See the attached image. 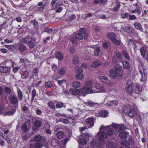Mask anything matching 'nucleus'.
<instances>
[{
  "label": "nucleus",
  "mask_w": 148,
  "mask_h": 148,
  "mask_svg": "<svg viewBox=\"0 0 148 148\" xmlns=\"http://www.w3.org/2000/svg\"><path fill=\"white\" fill-rule=\"evenodd\" d=\"M46 7V4H44L42 6L37 7H36V10L37 11L41 12Z\"/></svg>",
  "instance_id": "37998d69"
},
{
  "label": "nucleus",
  "mask_w": 148,
  "mask_h": 148,
  "mask_svg": "<svg viewBox=\"0 0 148 148\" xmlns=\"http://www.w3.org/2000/svg\"><path fill=\"white\" fill-rule=\"evenodd\" d=\"M99 78L101 81L105 83L106 84H109L110 83L109 80L106 77L100 76L99 77Z\"/></svg>",
  "instance_id": "a211bd4d"
},
{
  "label": "nucleus",
  "mask_w": 148,
  "mask_h": 148,
  "mask_svg": "<svg viewBox=\"0 0 148 148\" xmlns=\"http://www.w3.org/2000/svg\"><path fill=\"white\" fill-rule=\"evenodd\" d=\"M57 0H52L51 3V9L54 10L56 9V7L54 6V4Z\"/></svg>",
  "instance_id": "09e8293b"
},
{
  "label": "nucleus",
  "mask_w": 148,
  "mask_h": 148,
  "mask_svg": "<svg viewBox=\"0 0 148 148\" xmlns=\"http://www.w3.org/2000/svg\"><path fill=\"white\" fill-rule=\"evenodd\" d=\"M72 93L74 95H79V89H74L72 90Z\"/></svg>",
  "instance_id": "864d4df0"
},
{
  "label": "nucleus",
  "mask_w": 148,
  "mask_h": 148,
  "mask_svg": "<svg viewBox=\"0 0 148 148\" xmlns=\"http://www.w3.org/2000/svg\"><path fill=\"white\" fill-rule=\"evenodd\" d=\"M94 49V47H87L86 50L90 54L93 55Z\"/></svg>",
  "instance_id": "ea45409f"
},
{
  "label": "nucleus",
  "mask_w": 148,
  "mask_h": 148,
  "mask_svg": "<svg viewBox=\"0 0 148 148\" xmlns=\"http://www.w3.org/2000/svg\"><path fill=\"white\" fill-rule=\"evenodd\" d=\"M101 62L98 60H95L91 64V66L93 68H96L100 66L101 64Z\"/></svg>",
  "instance_id": "dca6fc26"
},
{
  "label": "nucleus",
  "mask_w": 148,
  "mask_h": 148,
  "mask_svg": "<svg viewBox=\"0 0 148 148\" xmlns=\"http://www.w3.org/2000/svg\"><path fill=\"white\" fill-rule=\"evenodd\" d=\"M58 121H62L65 124H67L69 122L68 120L66 119H59L58 120Z\"/></svg>",
  "instance_id": "680f3d73"
},
{
  "label": "nucleus",
  "mask_w": 148,
  "mask_h": 148,
  "mask_svg": "<svg viewBox=\"0 0 148 148\" xmlns=\"http://www.w3.org/2000/svg\"><path fill=\"white\" fill-rule=\"evenodd\" d=\"M36 91L35 89H33L32 92V98L31 101V103H32L33 102L34 97L36 95Z\"/></svg>",
  "instance_id": "cd10ccee"
},
{
  "label": "nucleus",
  "mask_w": 148,
  "mask_h": 148,
  "mask_svg": "<svg viewBox=\"0 0 148 148\" xmlns=\"http://www.w3.org/2000/svg\"><path fill=\"white\" fill-rule=\"evenodd\" d=\"M57 138L59 139H61L64 136L63 132L61 131H58L56 134Z\"/></svg>",
  "instance_id": "393cba45"
},
{
  "label": "nucleus",
  "mask_w": 148,
  "mask_h": 148,
  "mask_svg": "<svg viewBox=\"0 0 148 148\" xmlns=\"http://www.w3.org/2000/svg\"><path fill=\"white\" fill-rule=\"evenodd\" d=\"M97 136L99 138V140L101 141V143H99V145L97 144V146L98 148H101L103 143V139L107 137V134L105 132H98Z\"/></svg>",
  "instance_id": "39448f33"
},
{
  "label": "nucleus",
  "mask_w": 148,
  "mask_h": 148,
  "mask_svg": "<svg viewBox=\"0 0 148 148\" xmlns=\"http://www.w3.org/2000/svg\"><path fill=\"white\" fill-rule=\"evenodd\" d=\"M141 11L138 9L136 8L135 10H132L131 12L132 13H134L137 12L138 15H140L141 13Z\"/></svg>",
  "instance_id": "6e6d98bb"
},
{
  "label": "nucleus",
  "mask_w": 148,
  "mask_h": 148,
  "mask_svg": "<svg viewBox=\"0 0 148 148\" xmlns=\"http://www.w3.org/2000/svg\"><path fill=\"white\" fill-rule=\"evenodd\" d=\"M123 66L124 68L127 69H130V65L129 62L126 61H123L122 62Z\"/></svg>",
  "instance_id": "bb28decb"
},
{
  "label": "nucleus",
  "mask_w": 148,
  "mask_h": 148,
  "mask_svg": "<svg viewBox=\"0 0 148 148\" xmlns=\"http://www.w3.org/2000/svg\"><path fill=\"white\" fill-rule=\"evenodd\" d=\"M114 129L110 128V129L108 130L107 132V136H112L113 133V131Z\"/></svg>",
  "instance_id": "8fccbe9b"
},
{
  "label": "nucleus",
  "mask_w": 148,
  "mask_h": 148,
  "mask_svg": "<svg viewBox=\"0 0 148 148\" xmlns=\"http://www.w3.org/2000/svg\"><path fill=\"white\" fill-rule=\"evenodd\" d=\"M58 144V141L56 138H52L51 141V144L53 147H56Z\"/></svg>",
  "instance_id": "2f4dec72"
},
{
  "label": "nucleus",
  "mask_w": 148,
  "mask_h": 148,
  "mask_svg": "<svg viewBox=\"0 0 148 148\" xmlns=\"http://www.w3.org/2000/svg\"><path fill=\"white\" fill-rule=\"evenodd\" d=\"M75 38L79 40H82L83 38V36L80 34H77L75 36Z\"/></svg>",
  "instance_id": "603ef678"
},
{
  "label": "nucleus",
  "mask_w": 148,
  "mask_h": 148,
  "mask_svg": "<svg viewBox=\"0 0 148 148\" xmlns=\"http://www.w3.org/2000/svg\"><path fill=\"white\" fill-rule=\"evenodd\" d=\"M86 125L88 128L92 127L94 125V120L92 118H89L86 121Z\"/></svg>",
  "instance_id": "9d476101"
},
{
  "label": "nucleus",
  "mask_w": 148,
  "mask_h": 148,
  "mask_svg": "<svg viewBox=\"0 0 148 148\" xmlns=\"http://www.w3.org/2000/svg\"><path fill=\"white\" fill-rule=\"evenodd\" d=\"M22 129L23 130L25 131L27 130V126L26 123H25L23 124L22 126Z\"/></svg>",
  "instance_id": "bf43d9fd"
},
{
  "label": "nucleus",
  "mask_w": 148,
  "mask_h": 148,
  "mask_svg": "<svg viewBox=\"0 0 148 148\" xmlns=\"http://www.w3.org/2000/svg\"><path fill=\"white\" fill-rule=\"evenodd\" d=\"M63 3L62 1H58L56 3V4L54 5L56 7V8L59 6H60L62 5Z\"/></svg>",
  "instance_id": "338daca9"
},
{
  "label": "nucleus",
  "mask_w": 148,
  "mask_h": 148,
  "mask_svg": "<svg viewBox=\"0 0 148 148\" xmlns=\"http://www.w3.org/2000/svg\"><path fill=\"white\" fill-rule=\"evenodd\" d=\"M17 95L19 100H22L23 99V94L21 90L19 89L17 91Z\"/></svg>",
  "instance_id": "473e14b6"
},
{
  "label": "nucleus",
  "mask_w": 148,
  "mask_h": 148,
  "mask_svg": "<svg viewBox=\"0 0 148 148\" xmlns=\"http://www.w3.org/2000/svg\"><path fill=\"white\" fill-rule=\"evenodd\" d=\"M117 67L115 68V71L116 75L119 77H121L123 75V73L122 70L121 69V67L119 65H117Z\"/></svg>",
  "instance_id": "f8f14e48"
},
{
  "label": "nucleus",
  "mask_w": 148,
  "mask_h": 148,
  "mask_svg": "<svg viewBox=\"0 0 148 148\" xmlns=\"http://www.w3.org/2000/svg\"><path fill=\"white\" fill-rule=\"evenodd\" d=\"M18 49L20 51L23 52L26 49V47L23 44H20L18 46Z\"/></svg>",
  "instance_id": "4be33fe9"
},
{
  "label": "nucleus",
  "mask_w": 148,
  "mask_h": 148,
  "mask_svg": "<svg viewBox=\"0 0 148 148\" xmlns=\"http://www.w3.org/2000/svg\"><path fill=\"white\" fill-rule=\"evenodd\" d=\"M121 144L123 145H128L130 144V143L127 140H124L121 142Z\"/></svg>",
  "instance_id": "13d9d810"
},
{
  "label": "nucleus",
  "mask_w": 148,
  "mask_h": 148,
  "mask_svg": "<svg viewBox=\"0 0 148 148\" xmlns=\"http://www.w3.org/2000/svg\"><path fill=\"white\" fill-rule=\"evenodd\" d=\"M137 108L130 105L125 106L124 108L123 112L131 117L135 116L137 113Z\"/></svg>",
  "instance_id": "7ed1b4c3"
},
{
  "label": "nucleus",
  "mask_w": 148,
  "mask_h": 148,
  "mask_svg": "<svg viewBox=\"0 0 148 148\" xmlns=\"http://www.w3.org/2000/svg\"><path fill=\"white\" fill-rule=\"evenodd\" d=\"M99 114L101 117H106L107 116L108 113L107 111L105 110H102L100 112Z\"/></svg>",
  "instance_id": "58836bf2"
},
{
  "label": "nucleus",
  "mask_w": 148,
  "mask_h": 148,
  "mask_svg": "<svg viewBox=\"0 0 148 148\" xmlns=\"http://www.w3.org/2000/svg\"><path fill=\"white\" fill-rule=\"evenodd\" d=\"M147 49L146 46L145 45L141 47L140 49V51L142 56L144 58L145 56L146 52Z\"/></svg>",
  "instance_id": "4468645a"
},
{
  "label": "nucleus",
  "mask_w": 148,
  "mask_h": 148,
  "mask_svg": "<svg viewBox=\"0 0 148 148\" xmlns=\"http://www.w3.org/2000/svg\"><path fill=\"white\" fill-rule=\"evenodd\" d=\"M129 14L127 13H122L121 14V17L123 18H127L129 16Z\"/></svg>",
  "instance_id": "3c124183"
},
{
  "label": "nucleus",
  "mask_w": 148,
  "mask_h": 148,
  "mask_svg": "<svg viewBox=\"0 0 148 148\" xmlns=\"http://www.w3.org/2000/svg\"><path fill=\"white\" fill-rule=\"evenodd\" d=\"M29 136L30 135L29 134L26 135L22 136V138L24 140H27Z\"/></svg>",
  "instance_id": "774afa93"
},
{
  "label": "nucleus",
  "mask_w": 148,
  "mask_h": 148,
  "mask_svg": "<svg viewBox=\"0 0 148 148\" xmlns=\"http://www.w3.org/2000/svg\"><path fill=\"white\" fill-rule=\"evenodd\" d=\"M137 18V17L136 16L134 15H129V19L131 20H134Z\"/></svg>",
  "instance_id": "69168bd1"
},
{
  "label": "nucleus",
  "mask_w": 148,
  "mask_h": 148,
  "mask_svg": "<svg viewBox=\"0 0 148 148\" xmlns=\"http://www.w3.org/2000/svg\"><path fill=\"white\" fill-rule=\"evenodd\" d=\"M42 138V136L39 134H38L35 136L34 139L36 142H38L40 141Z\"/></svg>",
  "instance_id": "c03bdc74"
},
{
  "label": "nucleus",
  "mask_w": 148,
  "mask_h": 148,
  "mask_svg": "<svg viewBox=\"0 0 148 148\" xmlns=\"http://www.w3.org/2000/svg\"><path fill=\"white\" fill-rule=\"evenodd\" d=\"M45 86L47 88H51L53 86V84L50 81H47L45 83Z\"/></svg>",
  "instance_id": "a18cd8bd"
},
{
  "label": "nucleus",
  "mask_w": 148,
  "mask_h": 148,
  "mask_svg": "<svg viewBox=\"0 0 148 148\" xmlns=\"http://www.w3.org/2000/svg\"><path fill=\"white\" fill-rule=\"evenodd\" d=\"M111 126L115 129L119 128V129H124V125L120 126L119 125L115 124H112Z\"/></svg>",
  "instance_id": "e433bc0d"
},
{
  "label": "nucleus",
  "mask_w": 148,
  "mask_h": 148,
  "mask_svg": "<svg viewBox=\"0 0 148 148\" xmlns=\"http://www.w3.org/2000/svg\"><path fill=\"white\" fill-rule=\"evenodd\" d=\"M108 37L115 45H119L120 44V40H118L116 34L113 32L108 33L107 34Z\"/></svg>",
  "instance_id": "20e7f679"
},
{
  "label": "nucleus",
  "mask_w": 148,
  "mask_h": 148,
  "mask_svg": "<svg viewBox=\"0 0 148 148\" xmlns=\"http://www.w3.org/2000/svg\"><path fill=\"white\" fill-rule=\"evenodd\" d=\"M34 145L35 148H41L42 146V144L39 143H36Z\"/></svg>",
  "instance_id": "4d7b16f0"
},
{
  "label": "nucleus",
  "mask_w": 148,
  "mask_h": 148,
  "mask_svg": "<svg viewBox=\"0 0 148 148\" xmlns=\"http://www.w3.org/2000/svg\"><path fill=\"white\" fill-rule=\"evenodd\" d=\"M110 76L112 78L114 79H115L116 78V71H115L113 69H111L110 71Z\"/></svg>",
  "instance_id": "72a5a7b5"
},
{
  "label": "nucleus",
  "mask_w": 148,
  "mask_h": 148,
  "mask_svg": "<svg viewBox=\"0 0 148 148\" xmlns=\"http://www.w3.org/2000/svg\"><path fill=\"white\" fill-rule=\"evenodd\" d=\"M72 62L74 64H77L79 63V57L76 56H73L72 60Z\"/></svg>",
  "instance_id": "6ab92c4d"
},
{
  "label": "nucleus",
  "mask_w": 148,
  "mask_h": 148,
  "mask_svg": "<svg viewBox=\"0 0 148 148\" xmlns=\"http://www.w3.org/2000/svg\"><path fill=\"white\" fill-rule=\"evenodd\" d=\"M4 92L7 95L10 94L12 92L11 89L9 86H5L3 88Z\"/></svg>",
  "instance_id": "c756f323"
},
{
  "label": "nucleus",
  "mask_w": 148,
  "mask_h": 148,
  "mask_svg": "<svg viewBox=\"0 0 148 148\" xmlns=\"http://www.w3.org/2000/svg\"><path fill=\"white\" fill-rule=\"evenodd\" d=\"M118 103V102L116 101L112 100L109 101L106 104V106H112L113 105H117Z\"/></svg>",
  "instance_id": "412c9836"
},
{
  "label": "nucleus",
  "mask_w": 148,
  "mask_h": 148,
  "mask_svg": "<svg viewBox=\"0 0 148 148\" xmlns=\"http://www.w3.org/2000/svg\"><path fill=\"white\" fill-rule=\"evenodd\" d=\"M10 103L13 106L14 108H17L18 107V101L17 98L14 95L11 94L9 96Z\"/></svg>",
  "instance_id": "423d86ee"
},
{
  "label": "nucleus",
  "mask_w": 148,
  "mask_h": 148,
  "mask_svg": "<svg viewBox=\"0 0 148 148\" xmlns=\"http://www.w3.org/2000/svg\"><path fill=\"white\" fill-rule=\"evenodd\" d=\"M122 28L126 32L132 34L133 33V30L134 29L132 27L130 26H125L124 27V26L122 25Z\"/></svg>",
  "instance_id": "9b49d317"
},
{
  "label": "nucleus",
  "mask_w": 148,
  "mask_h": 148,
  "mask_svg": "<svg viewBox=\"0 0 148 148\" xmlns=\"http://www.w3.org/2000/svg\"><path fill=\"white\" fill-rule=\"evenodd\" d=\"M116 57L118 59L121 58L122 56V54L119 51L116 52Z\"/></svg>",
  "instance_id": "0e129e2a"
},
{
  "label": "nucleus",
  "mask_w": 148,
  "mask_h": 148,
  "mask_svg": "<svg viewBox=\"0 0 148 148\" xmlns=\"http://www.w3.org/2000/svg\"><path fill=\"white\" fill-rule=\"evenodd\" d=\"M134 83L131 82L128 80L127 81L125 86V89L127 94L131 95L133 92V86Z\"/></svg>",
  "instance_id": "0eeeda50"
},
{
  "label": "nucleus",
  "mask_w": 148,
  "mask_h": 148,
  "mask_svg": "<svg viewBox=\"0 0 148 148\" xmlns=\"http://www.w3.org/2000/svg\"><path fill=\"white\" fill-rule=\"evenodd\" d=\"M56 58L58 60H61L63 59V56L62 53L60 51H58L56 54Z\"/></svg>",
  "instance_id": "a878e982"
},
{
  "label": "nucleus",
  "mask_w": 148,
  "mask_h": 148,
  "mask_svg": "<svg viewBox=\"0 0 148 148\" xmlns=\"http://www.w3.org/2000/svg\"><path fill=\"white\" fill-rule=\"evenodd\" d=\"M76 16L74 15H72L69 16L68 18H67L66 20L68 21H71L72 20L75 19Z\"/></svg>",
  "instance_id": "5fc2aeb1"
},
{
  "label": "nucleus",
  "mask_w": 148,
  "mask_h": 148,
  "mask_svg": "<svg viewBox=\"0 0 148 148\" xmlns=\"http://www.w3.org/2000/svg\"><path fill=\"white\" fill-rule=\"evenodd\" d=\"M94 54L96 56H98L101 55V52L100 51V47H97V46L95 45L94 46Z\"/></svg>",
  "instance_id": "ddd939ff"
},
{
  "label": "nucleus",
  "mask_w": 148,
  "mask_h": 148,
  "mask_svg": "<svg viewBox=\"0 0 148 148\" xmlns=\"http://www.w3.org/2000/svg\"><path fill=\"white\" fill-rule=\"evenodd\" d=\"M41 122L38 120H36L34 122V125L35 127H40L42 125Z\"/></svg>",
  "instance_id": "4c0bfd02"
},
{
  "label": "nucleus",
  "mask_w": 148,
  "mask_h": 148,
  "mask_svg": "<svg viewBox=\"0 0 148 148\" xmlns=\"http://www.w3.org/2000/svg\"><path fill=\"white\" fill-rule=\"evenodd\" d=\"M66 71V68L64 67H62L59 72V73L60 75H63L65 73Z\"/></svg>",
  "instance_id": "79ce46f5"
},
{
  "label": "nucleus",
  "mask_w": 148,
  "mask_h": 148,
  "mask_svg": "<svg viewBox=\"0 0 148 148\" xmlns=\"http://www.w3.org/2000/svg\"><path fill=\"white\" fill-rule=\"evenodd\" d=\"M79 96L84 97L87 93H95L98 92H106L108 90L104 87L101 86H97L92 88H84L79 90Z\"/></svg>",
  "instance_id": "f257e3e1"
},
{
  "label": "nucleus",
  "mask_w": 148,
  "mask_h": 148,
  "mask_svg": "<svg viewBox=\"0 0 148 148\" xmlns=\"http://www.w3.org/2000/svg\"><path fill=\"white\" fill-rule=\"evenodd\" d=\"M11 68V66H0V72L3 73H9Z\"/></svg>",
  "instance_id": "1a4fd4ad"
},
{
  "label": "nucleus",
  "mask_w": 148,
  "mask_h": 148,
  "mask_svg": "<svg viewBox=\"0 0 148 148\" xmlns=\"http://www.w3.org/2000/svg\"><path fill=\"white\" fill-rule=\"evenodd\" d=\"M21 42L23 43L27 44L29 48L32 49L35 46L36 39L32 37L29 35H27L25 37L22 38Z\"/></svg>",
  "instance_id": "f03ea898"
},
{
  "label": "nucleus",
  "mask_w": 148,
  "mask_h": 148,
  "mask_svg": "<svg viewBox=\"0 0 148 148\" xmlns=\"http://www.w3.org/2000/svg\"><path fill=\"white\" fill-rule=\"evenodd\" d=\"M80 85V83L78 81H74L72 83V86L74 88H79Z\"/></svg>",
  "instance_id": "f704fd0d"
},
{
  "label": "nucleus",
  "mask_w": 148,
  "mask_h": 148,
  "mask_svg": "<svg viewBox=\"0 0 148 148\" xmlns=\"http://www.w3.org/2000/svg\"><path fill=\"white\" fill-rule=\"evenodd\" d=\"M83 69L80 68H78V73L75 75V78L78 80H80L84 78V76L82 73L83 72Z\"/></svg>",
  "instance_id": "6e6552de"
},
{
  "label": "nucleus",
  "mask_w": 148,
  "mask_h": 148,
  "mask_svg": "<svg viewBox=\"0 0 148 148\" xmlns=\"http://www.w3.org/2000/svg\"><path fill=\"white\" fill-rule=\"evenodd\" d=\"M77 139L83 145H85L87 143L86 140L82 138L81 136L77 137Z\"/></svg>",
  "instance_id": "b1692460"
},
{
  "label": "nucleus",
  "mask_w": 148,
  "mask_h": 148,
  "mask_svg": "<svg viewBox=\"0 0 148 148\" xmlns=\"http://www.w3.org/2000/svg\"><path fill=\"white\" fill-rule=\"evenodd\" d=\"M129 134V133L127 132H123L120 133L119 136L121 138L124 139Z\"/></svg>",
  "instance_id": "aec40b11"
},
{
  "label": "nucleus",
  "mask_w": 148,
  "mask_h": 148,
  "mask_svg": "<svg viewBox=\"0 0 148 148\" xmlns=\"http://www.w3.org/2000/svg\"><path fill=\"white\" fill-rule=\"evenodd\" d=\"M44 31L45 32H47L48 34H49L52 33L53 30L51 29L46 27Z\"/></svg>",
  "instance_id": "052dcab7"
},
{
  "label": "nucleus",
  "mask_w": 148,
  "mask_h": 148,
  "mask_svg": "<svg viewBox=\"0 0 148 148\" xmlns=\"http://www.w3.org/2000/svg\"><path fill=\"white\" fill-rule=\"evenodd\" d=\"M16 109V108H14L13 109H12V111H8L5 113V115L10 116L13 115L15 113Z\"/></svg>",
  "instance_id": "c85d7f7f"
},
{
  "label": "nucleus",
  "mask_w": 148,
  "mask_h": 148,
  "mask_svg": "<svg viewBox=\"0 0 148 148\" xmlns=\"http://www.w3.org/2000/svg\"><path fill=\"white\" fill-rule=\"evenodd\" d=\"M122 53L127 60H130V56L126 51H122Z\"/></svg>",
  "instance_id": "a19ab883"
},
{
  "label": "nucleus",
  "mask_w": 148,
  "mask_h": 148,
  "mask_svg": "<svg viewBox=\"0 0 148 148\" xmlns=\"http://www.w3.org/2000/svg\"><path fill=\"white\" fill-rule=\"evenodd\" d=\"M21 77L22 78L25 79L28 77L29 75V73L27 71H23L22 73Z\"/></svg>",
  "instance_id": "7c9ffc66"
},
{
  "label": "nucleus",
  "mask_w": 148,
  "mask_h": 148,
  "mask_svg": "<svg viewBox=\"0 0 148 148\" xmlns=\"http://www.w3.org/2000/svg\"><path fill=\"white\" fill-rule=\"evenodd\" d=\"M115 4L116 6L114 7L112 9V10L114 12L118 11L120 6V3L118 1L116 2Z\"/></svg>",
  "instance_id": "5701e85b"
},
{
  "label": "nucleus",
  "mask_w": 148,
  "mask_h": 148,
  "mask_svg": "<svg viewBox=\"0 0 148 148\" xmlns=\"http://www.w3.org/2000/svg\"><path fill=\"white\" fill-rule=\"evenodd\" d=\"M97 103H95L92 102L91 101H88L86 103V105L89 106H95V105L97 104Z\"/></svg>",
  "instance_id": "49530a36"
},
{
  "label": "nucleus",
  "mask_w": 148,
  "mask_h": 148,
  "mask_svg": "<svg viewBox=\"0 0 148 148\" xmlns=\"http://www.w3.org/2000/svg\"><path fill=\"white\" fill-rule=\"evenodd\" d=\"M142 90V87L141 85L136 84V87L134 89V92L138 94Z\"/></svg>",
  "instance_id": "2eb2a0df"
},
{
  "label": "nucleus",
  "mask_w": 148,
  "mask_h": 148,
  "mask_svg": "<svg viewBox=\"0 0 148 148\" xmlns=\"http://www.w3.org/2000/svg\"><path fill=\"white\" fill-rule=\"evenodd\" d=\"M64 106V103L61 102H57L56 105V108H60Z\"/></svg>",
  "instance_id": "de8ad7c7"
},
{
  "label": "nucleus",
  "mask_w": 148,
  "mask_h": 148,
  "mask_svg": "<svg viewBox=\"0 0 148 148\" xmlns=\"http://www.w3.org/2000/svg\"><path fill=\"white\" fill-rule=\"evenodd\" d=\"M15 20L16 21L18 22H22V20L21 18L20 17L18 16L16 17L15 18V19L12 21V23H14Z\"/></svg>",
  "instance_id": "e2e57ef3"
},
{
  "label": "nucleus",
  "mask_w": 148,
  "mask_h": 148,
  "mask_svg": "<svg viewBox=\"0 0 148 148\" xmlns=\"http://www.w3.org/2000/svg\"><path fill=\"white\" fill-rule=\"evenodd\" d=\"M134 27L136 29L140 30L142 29V27L141 24L138 21H135L134 23Z\"/></svg>",
  "instance_id": "f3484780"
},
{
  "label": "nucleus",
  "mask_w": 148,
  "mask_h": 148,
  "mask_svg": "<svg viewBox=\"0 0 148 148\" xmlns=\"http://www.w3.org/2000/svg\"><path fill=\"white\" fill-rule=\"evenodd\" d=\"M49 107L51 109L55 110V107L54 103L52 101H49L48 103Z\"/></svg>",
  "instance_id": "c9c22d12"
}]
</instances>
